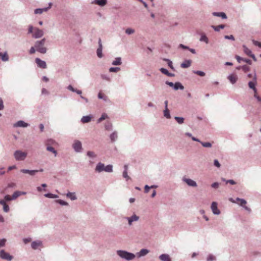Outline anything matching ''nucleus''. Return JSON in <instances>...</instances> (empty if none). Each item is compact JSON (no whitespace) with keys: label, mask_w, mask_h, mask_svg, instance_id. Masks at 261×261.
Instances as JSON below:
<instances>
[{"label":"nucleus","mask_w":261,"mask_h":261,"mask_svg":"<svg viewBox=\"0 0 261 261\" xmlns=\"http://www.w3.org/2000/svg\"><path fill=\"white\" fill-rule=\"evenodd\" d=\"M29 33H32L33 37L35 38H40L43 35V32L42 30L36 28H34L32 25L29 26Z\"/></svg>","instance_id":"nucleus-1"},{"label":"nucleus","mask_w":261,"mask_h":261,"mask_svg":"<svg viewBox=\"0 0 261 261\" xmlns=\"http://www.w3.org/2000/svg\"><path fill=\"white\" fill-rule=\"evenodd\" d=\"M117 254L122 258L126 260H132L135 257V254L123 250H118Z\"/></svg>","instance_id":"nucleus-2"},{"label":"nucleus","mask_w":261,"mask_h":261,"mask_svg":"<svg viewBox=\"0 0 261 261\" xmlns=\"http://www.w3.org/2000/svg\"><path fill=\"white\" fill-rule=\"evenodd\" d=\"M45 39L43 38L40 41H38L35 43V47L37 51L42 54H45L46 52V47H44Z\"/></svg>","instance_id":"nucleus-3"},{"label":"nucleus","mask_w":261,"mask_h":261,"mask_svg":"<svg viewBox=\"0 0 261 261\" xmlns=\"http://www.w3.org/2000/svg\"><path fill=\"white\" fill-rule=\"evenodd\" d=\"M14 155L17 161H23L27 157V153L21 150H16L14 152Z\"/></svg>","instance_id":"nucleus-4"},{"label":"nucleus","mask_w":261,"mask_h":261,"mask_svg":"<svg viewBox=\"0 0 261 261\" xmlns=\"http://www.w3.org/2000/svg\"><path fill=\"white\" fill-rule=\"evenodd\" d=\"M0 257L3 259H6L8 261H10L13 258V256L5 252L4 250H0Z\"/></svg>","instance_id":"nucleus-5"},{"label":"nucleus","mask_w":261,"mask_h":261,"mask_svg":"<svg viewBox=\"0 0 261 261\" xmlns=\"http://www.w3.org/2000/svg\"><path fill=\"white\" fill-rule=\"evenodd\" d=\"M236 200H237V203L238 204H239L240 205L244 207L246 210H247L248 211H250V208H249L248 206H246L247 201L245 200H244L243 199L237 198L236 199Z\"/></svg>","instance_id":"nucleus-6"},{"label":"nucleus","mask_w":261,"mask_h":261,"mask_svg":"<svg viewBox=\"0 0 261 261\" xmlns=\"http://www.w3.org/2000/svg\"><path fill=\"white\" fill-rule=\"evenodd\" d=\"M35 62L37 64V66L40 68L45 69L47 67L46 62L44 61L41 60L39 58H36Z\"/></svg>","instance_id":"nucleus-7"},{"label":"nucleus","mask_w":261,"mask_h":261,"mask_svg":"<svg viewBox=\"0 0 261 261\" xmlns=\"http://www.w3.org/2000/svg\"><path fill=\"white\" fill-rule=\"evenodd\" d=\"M243 50H244V52L247 55H248V56L250 57L251 58H252L254 61H256V59L255 58V57L254 56V55L252 54V52L245 45H243Z\"/></svg>","instance_id":"nucleus-8"},{"label":"nucleus","mask_w":261,"mask_h":261,"mask_svg":"<svg viewBox=\"0 0 261 261\" xmlns=\"http://www.w3.org/2000/svg\"><path fill=\"white\" fill-rule=\"evenodd\" d=\"M43 170L42 169L37 170H29L28 169H21L20 170V172L23 173H28L31 175H34L36 173L38 172H42Z\"/></svg>","instance_id":"nucleus-9"},{"label":"nucleus","mask_w":261,"mask_h":261,"mask_svg":"<svg viewBox=\"0 0 261 261\" xmlns=\"http://www.w3.org/2000/svg\"><path fill=\"white\" fill-rule=\"evenodd\" d=\"M211 209L213 213L216 215H219L220 213V211L217 207V203L216 202H213L211 205Z\"/></svg>","instance_id":"nucleus-10"},{"label":"nucleus","mask_w":261,"mask_h":261,"mask_svg":"<svg viewBox=\"0 0 261 261\" xmlns=\"http://www.w3.org/2000/svg\"><path fill=\"white\" fill-rule=\"evenodd\" d=\"M73 147L76 151H77V152L80 151V150L82 149L81 142L77 140L75 141L73 144Z\"/></svg>","instance_id":"nucleus-11"},{"label":"nucleus","mask_w":261,"mask_h":261,"mask_svg":"<svg viewBox=\"0 0 261 261\" xmlns=\"http://www.w3.org/2000/svg\"><path fill=\"white\" fill-rule=\"evenodd\" d=\"M51 3H50L49 4V7L47 8H45L43 9H36L35 10L34 12L35 14H42L43 12L47 11V10L51 8Z\"/></svg>","instance_id":"nucleus-12"},{"label":"nucleus","mask_w":261,"mask_h":261,"mask_svg":"<svg viewBox=\"0 0 261 261\" xmlns=\"http://www.w3.org/2000/svg\"><path fill=\"white\" fill-rule=\"evenodd\" d=\"M26 194V192H21V191H15L13 194L12 196V198L13 200L16 199L17 197L19 196L22 195H25Z\"/></svg>","instance_id":"nucleus-13"},{"label":"nucleus","mask_w":261,"mask_h":261,"mask_svg":"<svg viewBox=\"0 0 261 261\" xmlns=\"http://www.w3.org/2000/svg\"><path fill=\"white\" fill-rule=\"evenodd\" d=\"M184 180L189 186H191V187H196L197 186L196 182L192 179L185 178V179H184Z\"/></svg>","instance_id":"nucleus-14"},{"label":"nucleus","mask_w":261,"mask_h":261,"mask_svg":"<svg viewBox=\"0 0 261 261\" xmlns=\"http://www.w3.org/2000/svg\"><path fill=\"white\" fill-rule=\"evenodd\" d=\"M228 79L229 80L231 83L233 84L237 82L238 80V77L236 74H231L228 76Z\"/></svg>","instance_id":"nucleus-15"},{"label":"nucleus","mask_w":261,"mask_h":261,"mask_svg":"<svg viewBox=\"0 0 261 261\" xmlns=\"http://www.w3.org/2000/svg\"><path fill=\"white\" fill-rule=\"evenodd\" d=\"M105 165L102 163H99L95 168V171L98 172H100L101 171H105Z\"/></svg>","instance_id":"nucleus-16"},{"label":"nucleus","mask_w":261,"mask_h":261,"mask_svg":"<svg viewBox=\"0 0 261 261\" xmlns=\"http://www.w3.org/2000/svg\"><path fill=\"white\" fill-rule=\"evenodd\" d=\"M159 258L162 261H171L170 256L167 254H161L159 256Z\"/></svg>","instance_id":"nucleus-17"},{"label":"nucleus","mask_w":261,"mask_h":261,"mask_svg":"<svg viewBox=\"0 0 261 261\" xmlns=\"http://www.w3.org/2000/svg\"><path fill=\"white\" fill-rule=\"evenodd\" d=\"M97 55L99 58H101L102 57V44L101 43V39H99V47L97 49Z\"/></svg>","instance_id":"nucleus-18"},{"label":"nucleus","mask_w":261,"mask_h":261,"mask_svg":"<svg viewBox=\"0 0 261 261\" xmlns=\"http://www.w3.org/2000/svg\"><path fill=\"white\" fill-rule=\"evenodd\" d=\"M127 219L128 220L129 225H132L133 222L137 221L138 220L139 217L136 215H134L131 217L127 218Z\"/></svg>","instance_id":"nucleus-19"},{"label":"nucleus","mask_w":261,"mask_h":261,"mask_svg":"<svg viewBox=\"0 0 261 261\" xmlns=\"http://www.w3.org/2000/svg\"><path fill=\"white\" fill-rule=\"evenodd\" d=\"M41 245H42V242L40 241H37L33 242L31 244V246L33 249H36L39 247L41 246Z\"/></svg>","instance_id":"nucleus-20"},{"label":"nucleus","mask_w":261,"mask_h":261,"mask_svg":"<svg viewBox=\"0 0 261 261\" xmlns=\"http://www.w3.org/2000/svg\"><path fill=\"white\" fill-rule=\"evenodd\" d=\"M212 14L215 16L220 17L222 19L227 18V16L224 12H213Z\"/></svg>","instance_id":"nucleus-21"},{"label":"nucleus","mask_w":261,"mask_h":261,"mask_svg":"<svg viewBox=\"0 0 261 261\" xmlns=\"http://www.w3.org/2000/svg\"><path fill=\"white\" fill-rule=\"evenodd\" d=\"M28 126V123L24 122L22 120L18 121L16 123L14 124V126L15 127H27Z\"/></svg>","instance_id":"nucleus-22"},{"label":"nucleus","mask_w":261,"mask_h":261,"mask_svg":"<svg viewBox=\"0 0 261 261\" xmlns=\"http://www.w3.org/2000/svg\"><path fill=\"white\" fill-rule=\"evenodd\" d=\"M160 71H161V72L162 73H163V74H165V75H167V76H168L172 77V76H174V74L173 73H170V72H169V71H168L166 69H165V68H161L160 69Z\"/></svg>","instance_id":"nucleus-23"},{"label":"nucleus","mask_w":261,"mask_h":261,"mask_svg":"<svg viewBox=\"0 0 261 261\" xmlns=\"http://www.w3.org/2000/svg\"><path fill=\"white\" fill-rule=\"evenodd\" d=\"M107 0H95L94 4L100 6H103L107 4Z\"/></svg>","instance_id":"nucleus-24"},{"label":"nucleus","mask_w":261,"mask_h":261,"mask_svg":"<svg viewBox=\"0 0 261 261\" xmlns=\"http://www.w3.org/2000/svg\"><path fill=\"white\" fill-rule=\"evenodd\" d=\"M91 120V117L90 116H83L81 119V121L83 123L89 122Z\"/></svg>","instance_id":"nucleus-25"},{"label":"nucleus","mask_w":261,"mask_h":261,"mask_svg":"<svg viewBox=\"0 0 261 261\" xmlns=\"http://www.w3.org/2000/svg\"><path fill=\"white\" fill-rule=\"evenodd\" d=\"M0 58L3 61H7L9 60V56L7 53L4 54L0 53Z\"/></svg>","instance_id":"nucleus-26"},{"label":"nucleus","mask_w":261,"mask_h":261,"mask_svg":"<svg viewBox=\"0 0 261 261\" xmlns=\"http://www.w3.org/2000/svg\"><path fill=\"white\" fill-rule=\"evenodd\" d=\"M254 81H250L248 83V86L250 89H253L255 87L256 84V79L255 76L253 78Z\"/></svg>","instance_id":"nucleus-27"},{"label":"nucleus","mask_w":261,"mask_h":261,"mask_svg":"<svg viewBox=\"0 0 261 261\" xmlns=\"http://www.w3.org/2000/svg\"><path fill=\"white\" fill-rule=\"evenodd\" d=\"M191 64V61L190 60L185 61L184 62L182 63L181 64V67L183 68H186L189 67Z\"/></svg>","instance_id":"nucleus-28"},{"label":"nucleus","mask_w":261,"mask_h":261,"mask_svg":"<svg viewBox=\"0 0 261 261\" xmlns=\"http://www.w3.org/2000/svg\"><path fill=\"white\" fill-rule=\"evenodd\" d=\"M225 25L224 24H220L217 26L212 25V28L214 29L215 31L219 32L220 29H223Z\"/></svg>","instance_id":"nucleus-29"},{"label":"nucleus","mask_w":261,"mask_h":261,"mask_svg":"<svg viewBox=\"0 0 261 261\" xmlns=\"http://www.w3.org/2000/svg\"><path fill=\"white\" fill-rule=\"evenodd\" d=\"M174 89L176 90H178V89L183 90L184 87V86L179 82L175 83L174 84Z\"/></svg>","instance_id":"nucleus-30"},{"label":"nucleus","mask_w":261,"mask_h":261,"mask_svg":"<svg viewBox=\"0 0 261 261\" xmlns=\"http://www.w3.org/2000/svg\"><path fill=\"white\" fill-rule=\"evenodd\" d=\"M149 252V251L146 249H142L139 253V256H142L146 255Z\"/></svg>","instance_id":"nucleus-31"},{"label":"nucleus","mask_w":261,"mask_h":261,"mask_svg":"<svg viewBox=\"0 0 261 261\" xmlns=\"http://www.w3.org/2000/svg\"><path fill=\"white\" fill-rule=\"evenodd\" d=\"M121 59L120 58H116L112 62L113 65H120L121 64Z\"/></svg>","instance_id":"nucleus-32"},{"label":"nucleus","mask_w":261,"mask_h":261,"mask_svg":"<svg viewBox=\"0 0 261 261\" xmlns=\"http://www.w3.org/2000/svg\"><path fill=\"white\" fill-rule=\"evenodd\" d=\"M98 97L99 99H103L105 101L107 100L108 99L107 96L101 92H99L98 94Z\"/></svg>","instance_id":"nucleus-33"},{"label":"nucleus","mask_w":261,"mask_h":261,"mask_svg":"<svg viewBox=\"0 0 261 261\" xmlns=\"http://www.w3.org/2000/svg\"><path fill=\"white\" fill-rule=\"evenodd\" d=\"M110 138L112 142H114L116 140V139L117 138V134L116 132H113L111 135H110Z\"/></svg>","instance_id":"nucleus-34"},{"label":"nucleus","mask_w":261,"mask_h":261,"mask_svg":"<svg viewBox=\"0 0 261 261\" xmlns=\"http://www.w3.org/2000/svg\"><path fill=\"white\" fill-rule=\"evenodd\" d=\"M67 197L71 199V200L76 199V196L74 193L69 192L67 194Z\"/></svg>","instance_id":"nucleus-35"},{"label":"nucleus","mask_w":261,"mask_h":261,"mask_svg":"<svg viewBox=\"0 0 261 261\" xmlns=\"http://www.w3.org/2000/svg\"><path fill=\"white\" fill-rule=\"evenodd\" d=\"M113 171V166L111 165H107V166H105V171L108 172H111Z\"/></svg>","instance_id":"nucleus-36"},{"label":"nucleus","mask_w":261,"mask_h":261,"mask_svg":"<svg viewBox=\"0 0 261 261\" xmlns=\"http://www.w3.org/2000/svg\"><path fill=\"white\" fill-rule=\"evenodd\" d=\"M44 196L47 198H56L58 197V196L57 195H54L51 193L45 194L44 195Z\"/></svg>","instance_id":"nucleus-37"},{"label":"nucleus","mask_w":261,"mask_h":261,"mask_svg":"<svg viewBox=\"0 0 261 261\" xmlns=\"http://www.w3.org/2000/svg\"><path fill=\"white\" fill-rule=\"evenodd\" d=\"M107 118H108V115L106 113H103L102 114L101 116L98 119L97 122H98V123H99Z\"/></svg>","instance_id":"nucleus-38"},{"label":"nucleus","mask_w":261,"mask_h":261,"mask_svg":"<svg viewBox=\"0 0 261 261\" xmlns=\"http://www.w3.org/2000/svg\"><path fill=\"white\" fill-rule=\"evenodd\" d=\"M47 150L49 151H50L53 153H54L55 154V155L56 156L57 155V151L54 149V147H51V146H47Z\"/></svg>","instance_id":"nucleus-39"},{"label":"nucleus","mask_w":261,"mask_h":261,"mask_svg":"<svg viewBox=\"0 0 261 261\" xmlns=\"http://www.w3.org/2000/svg\"><path fill=\"white\" fill-rule=\"evenodd\" d=\"M120 70V67H111L109 69V71L110 72H118Z\"/></svg>","instance_id":"nucleus-40"},{"label":"nucleus","mask_w":261,"mask_h":261,"mask_svg":"<svg viewBox=\"0 0 261 261\" xmlns=\"http://www.w3.org/2000/svg\"><path fill=\"white\" fill-rule=\"evenodd\" d=\"M200 41H204L206 43H208V39L207 37L205 35H203L201 36V37L200 39Z\"/></svg>","instance_id":"nucleus-41"},{"label":"nucleus","mask_w":261,"mask_h":261,"mask_svg":"<svg viewBox=\"0 0 261 261\" xmlns=\"http://www.w3.org/2000/svg\"><path fill=\"white\" fill-rule=\"evenodd\" d=\"M164 116L166 117L167 118H170V114H169V111L168 109V108H166V109H165V110H164Z\"/></svg>","instance_id":"nucleus-42"},{"label":"nucleus","mask_w":261,"mask_h":261,"mask_svg":"<svg viewBox=\"0 0 261 261\" xmlns=\"http://www.w3.org/2000/svg\"><path fill=\"white\" fill-rule=\"evenodd\" d=\"M201 145L204 147H211L212 146V144L210 142H200Z\"/></svg>","instance_id":"nucleus-43"},{"label":"nucleus","mask_w":261,"mask_h":261,"mask_svg":"<svg viewBox=\"0 0 261 261\" xmlns=\"http://www.w3.org/2000/svg\"><path fill=\"white\" fill-rule=\"evenodd\" d=\"M175 119L179 124H182L184 122V119L182 117H175Z\"/></svg>","instance_id":"nucleus-44"},{"label":"nucleus","mask_w":261,"mask_h":261,"mask_svg":"<svg viewBox=\"0 0 261 261\" xmlns=\"http://www.w3.org/2000/svg\"><path fill=\"white\" fill-rule=\"evenodd\" d=\"M193 72L200 76H204L205 75V73L201 71H194Z\"/></svg>","instance_id":"nucleus-45"},{"label":"nucleus","mask_w":261,"mask_h":261,"mask_svg":"<svg viewBox=\"0 0 261 261\" xmlns=\"http://www.w3.org/2000/svg\"><path fill=\"white\" fill-rule=\"evenodd\" d=\"M216 257L212 254H210L207 257V261H213L215 260Z\"/></svg>","instance_id":"nucleus-46"},{"label":"nucleus","mask_w":261,"mask_h":261,"mask_svg":"<svg viewBox=\"0 0 261 261\" xmlns=\"http://www.w3.org/2000/svg\"><path fill=\"white\" fill-rule=\"evenodd\" d=\"M135 30L134 29H130V28H127L125 30V33L128 35L132 34L134 33Z\"/></svg>","instance_id":"nucleus-47"},{"label":"nucleus","mask_w":261,"mask_h":261,"mask_svg":"<svg viewBox=\"0 0 261 261\" xmlns=\"http://www.w3.org/2000/svg\"><path fill=\"white\" fill-rule=\"evenodd\" d=\"M56 202L60 203V204L62 205H68V203L62 200H57L56 201Z\"/></svg>","instance_id":"nucleus-48"},{"label":"nucleus","mask_w":261,"mask_h":261,"mask_svg":"<svg viewBox=\"0 0 261 261\" xmlns=\"http://www.w3.org/2000/svg\"><path fill=\"white\" fill-rule=\"evenodd\" d=\"M241 69L245 72L249 71L250 67L248 66L247 65H244L242 66Z\"/></svg>","instance_id":"nucleus-49"},{"label":"nucleus","mask_w":261,"mask_h":261,"mask_svg":"<svg viewBox=\"0 0 261 261\" xmlns=\"http://www.w3.org/2000/svg\"><path fill=\"white\" fill-rule=\"evenodd\" d=\"M6 242V240L5 239L0 240V248L5 245Z\"/></svg>","instance_id":"nucleus-50"},{"label":"nucleus","mask_w":261,"mask_h":261,"mask_svg":"<svg viewBox=\"0 0 261 261\" xmlns=\"http://www.w3.org/2000/svg\"><path fill=\"white\" fill-rule=\"evenodd\" d=\"M112 124L110 123H108L105 125V128L107 130H111L112 129Z\"/></svg>","instance_id":"nucleus-51"},{"label":"nucleus","mask_w":261,"mask_h":261,"mask_svg":"<svg viewBox=\"0 0 261 261\" xmlns=\"http://www.w3.org/2000/svg\"><path fill=\"white\" fill-rule=\"evenodd\" d=\"M56 143L55 142V141H54L53 140H51V139H49L48 140H47V145H55L56 144Z\"/></svg>","instance_id":"nucleus-52"},{"label":"nucleus","mask_w":261,"mask_h":261,"mask_svg":"<svg viewBox=\"0 0 261 261\" xmlns=\"http://www.w3.org/2000/svg\"><path fill=\"white\" fill-rule=\"evenodd\" d=\"M87 155L89 157H91V158H94V157H95V156H96L94 152L93 151H88Z\"/></svg>","instance_id":"nucleus-53"},{"label":"nucleus","mask_w":261,"mask_h":261,"mask_svg":"<svg viewBox=\"0 0 261 261\" xmlns=\"http://www.w3.org/2000/svg\"><path fill=\"white\" fill-rule=\"evenodd\" d=\"M3 210H4V211L5 212H8L9 211V206H8V205H7V204H6L5 205H4L3 206Z\"/></svg>","instance_id":"nucleus-54"},{"label":"nucleus","mask_w":261,"mask_h":261,"mask_svg":"<svg viewBox=\"0 0 261 261\" xmlns=\"http://www.w3.org/2000/svg\"><path fill=\"white\" fill-rule=\"evenodd\" d=\"M4 199L6 201H10L13 200L12 196H10L9 195H7L5 196Z\"/></svg>","instance_id":"nucleus-55"},{"label":"nucleus","mask_w":261,"mask_h":261,"mask_svg":"<svg viewBox=\"0 0 261 261\" xmlns=\"http://www.w3.org/2000/svg\"><path fill=\"white\" fill-rule=\"evenodd\" d=\"M123 176L124 178H126V180L129 178V176L127 175V172L126 170H124L123 173Z\"/></svg>","instance_id":"nucleus-56"},{"label":"nucleus","mask_w":261,"mask_h":261,"mask_svg":"<svg viewBox=\"0 0 261 261\" xmlns=\"http://www.w3.org/2000/svg\"><path fill=\"white\" fill-rule=\"evenodd\" d=\"M253 44H254L255 45L257 46H258L259 47L261 48V42H258V41H257L253 40Z\"/></svg>","instance_id":"nucleus-57"},{"label":"nucleus","mask_w":261,"mask_h":261,"mask_svg":"<svg viewBox=\"0 0 261 261\" xmlns=\"http://www.w3.org/2000/svg\"><path fill=\"white\" fill-rule=\"evenodd\" d=\"M165 61L168 62V66L172 69H173V67L172 66V63L171 61H170L168 59H165Z\"/></svg>","instance_id":"nucleus-58"},{"label":"nucleus","mask_w":261,"mask_h":261,"mask_svg":"<svg viewBox=\"0 0 261 261\" xmlns=\"http://www.w3.org/2000/svg\"><path fill=\"white\" fill-rule=\"evenodd\" d=\"M236 58L239 63H240L241 61H244V58H243L239 56H236Z\"/></svg>","instance_id":"nucleus-59"},{"label":"nucleus","mask_w":261,"mask_h":261,"mask_svg":"<svg viewBox=\"0 0 261 261\" xmlns=\"http://www.w3.org/2000/svg\"><path fill=\"white\" fill-rule=\"evenodd\" d=\"M224 38L227 39H231L232 40H234V38L232 35H230V36L225 35L224 36Z\"/></svg>","instance_id":"nucleus-60"},{"label":"nucleus","mask_w":261,"mask_h":261,"mask_svg":"<svg viewBox=\"0 0 261 261\" xmlns=\"http://www.w3.org/2000/svg\"><path fill=\"white\" fill-rule=\"evenodd\" d=\"M214 165L218 168H219L221 166L220 164L219 163V162H218V161L217 160H215L214 161Z\"/></svg>","instance_id":"nucleus-61"},{"label":"nucleus","mask_w":261,"mask_h":261,"mask_svg":"<svg viewBox=\"0 0 261 261\" xmlns=\"http://www.w3.org/2000/svg\"><path fill=\"white\" fill-rule=\"evenodd\" d=\"M31 239L29 238H25V239H23V242L25 243V244H27L29 242H30L31 241Z\"/></svg>","instance_id":"nucleus-62"},{"label":"nucleus","mask_w":261,"mask_h":261,"mask_svg":"<svg viewBox=\"0 0 261 261\" xmlns=\"http://www.w3.org/2000/svg\"><path fill=\"white\" fill-rule=\"evenodd\" d=\"M36 51V49L34 47H32L30 50V54H34Z\"/></svg>","instance_id":"nucleus-63"},{"label":"nucleus","mask_w":261,"mask_h":261,"mask_svg":"<svg viewBox=\"0 0 261 261\" xmlns=\"http://www.w3.org/2000/svg\"><path fill=\"white\" fill-rule=\"evenodd\" d=\"M150 189V187L147 185H146L144 188V191L145 193H148L149 192V190Z\"/></svg>","instance_id":"nucleus-64"}]
</instances>
